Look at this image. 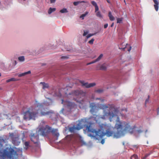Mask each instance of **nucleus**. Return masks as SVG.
Wrapping results in <instances>:
<instances>
[{
  "label": "nucleus",
  "instance_id": "obj_15",
  "mask_svg": "<svg viewBox=\"0 0 159 159\" xmlns=\"http://www.w3.org/2000/svg\"><path fill=\"white\" fill-rule=\"evenodd\" d=\"M31 73L30 71H29L27 72H24L21 74H18V76L19 77H21L25 76V75L30 74Z\"/></svg>",
  "mask_w": 159,
  "mask_h": 159
},
{
  "label": "nucleus",
  "instance_id": "obj_50",
  "mask_svg": "<svg viewBox=\"0 0 159 159\" xmlns=\"http://www.w3.org/2000/svg\"><path fill=\"white\" fill-rule=\"evenodd\" d=\"M107 0V2L108 3H110V1H109V0Z\"/></svg>",
  "mask_w": 159,
  "mask_h": 159
},
{
  "label": "nucleus",
  "instance_id": "obj_31",
  "mask_svg": "<svg viewBox=\"0 0 159 159\" xmlns=\"http://www.w3.org/2000/svg\"><path fill=\"white\" fill-rule=\"evenodd\" d=\"M94 40V39H92L90 40L89 41L88 43L90 44H93V42Z\"/></svg>",
  "mask_w": 159,
  "mask_h": 159
},
{
  "label": "nucleus",
  "instance_id": "obj_37",
  "mask_svg": "<svg viewBox=\"0 0 159 159\" xmlns=\"http://www.w3.org/2000/svg\"><path fill=\"white\" fill-rule=\"evenodd\" d=\"M157 115L159 116V107L157 108Z\"/></svg>",
  "mask_w": 159,
  "mask_h": 159
},
{
  "label": "nucleus",
  "instance_id": "obj_47",
  "mask_svg": "<svg viewBox=\"0 0 159 159\" xmlns=\"http://www.w3.org/2000/svg\"><path fill=\"white\" fill-rule=\"evenodd\" d=\"M90 64H91V62L87 63V65H90Z\"/></svg>",
  "mask_w": 159,
  "mask_h": 159
},
{
  "label": "nucleus",
  "instance_id": "obj_58",
  "mask_svg": "<svg viewBox=\"0 0 159 159\" xmlns=\"http://www.w3.org/2000/svg\"><path fill=\"white\" fill-rule=\"evenodd\" d=\"M24 1H25V0H23Z\"/></svg>",
  "mask_w": 159,
  "mask_h": 159
},
{
  "label": "nucleus",
  "instance_id": "obj_32",
  "mask_svg": "<svg viewBox=\"0 0 159 159\" xmlns=\"http://www.w3.org/2000/svg\"><path fill=\"white\" fill-rule=\"evenodd\" d=\"M95 7V12H96L99 10V8L98 6Z\"/></svg>",
  "mask_w": 159,
  "mask_h": 159
},
{
  "label": "nucleus",
  "instance_id": "obj_25",
  "mask_svg": "<svg viewBox=\"0 0 159 159\" xmlns=\"http://www.w3.org/2000/svg\"><path fill=\"white\" fill-rule=\"evenodd\" d=\"M103 56V55L102 54H101L99 55V56L95 60L96 61H100L102 58V57Z\"/></svg>",
  "mask_w": 159,
  "mask_h": 159
},
{
  "label": "nucleus",
  "instance_id": "obj_20",
  "mask_svg": "<svg viewBox=\"0 0 159 159\" xmlns=\"http://www.w3.org/2000/svg\"><path fill=\"white\" fill-rule=\"evenodd\" d=\"M123 18H117L116 19L117 23H122V21L123 20Z\"/></svg>",
  "mask_w": 159,
  "mask_h": 159
},
{
  "label": "nucleus",
  "instance_id": "obj_6",
  "mask_svg": "<svg viewBox=\"0 0 159 159\" xmlns=\"http://www.w3.org/2000/svg\"><path fill=\"white\" fill-rule=\"evenodd\" d=\"M39 134L40 135L38 131L35 133H31L30 135L31 141L33 142L36 147H39L40 146Z\"/></svg>",
  "mask_w": 159,
  "mask_h": 159
},
{
  "label": "nucleus",
  "instance_id": "obj_53",
  "mask_svg": "<svg viewBox=\"0 0 159 159\" xmlns=\"http://www.w3.org/2000/svg\"><path fill=\"white\" fill-rule=\"evenodd\" d=\"M147 157H145V156L144 157H143L142 159H145Z\"/></svg>",
  "mask_w": 159,
  "mask_h": 159
},
{
  "label": "nucleus",
  "instance_id": "obj_30",
  "mask_svg": "<svg viewBox=\"0 0 159 159\" xmlns=\"http://www.w3.org/2000/svg\"><path fill=\"white\" fill-rule=\"evenodd\" d=\"M96 34V33H94V34H89L87 36V39L89 38L90 37L93 36L94 35H95Z\"/></svg>",
  "mask_w": 159,
  "mask_h": 159
},
{
  "label": "nucleus",
  "instance_id": "obj_44",
  "mask_svg": "<svg viewBox=\"0 0 159 159\" xmlns=\"http://www.w3.org/2000/svg\"><path fill=\"white\" fill-rule=\"evenodd\" d=\"M131 47H130V48H129V49H128V51L129 52V51H130V50H131Z\"/></svg>",
  "mask_w": 159,
  "mask_h": 159
},
{
  "label": "nucleus",
  "instance_id": "obj_26",
  "mask_svg": "<svg viewBox=\"0 0 159 159\" xmlns=\"http://www.w3.org/2000/svg\"><path fill=\"white\" fill-rule=\"evenodd\" d=\"M138 156L135 154H134L131 157V159H138Z\"/></svg>",
  "mask_w": 159,
  "mask_h": 159
},
{
  "label": "nucleus",
  "instance_id": "obj_45",
  "mask_svg": "<svg viewBox=\"0 0 159 159\" xmlns=\"http://www.w3.org/2000/svg\"><path fill=\"white\" fill-rule=\"evenodd\" d=\"M69 137L70 138V139H71V135H68L66 137Z\"/></svg>",
  "mask_w": 159,
  "mask_h": 159
},
{
  "label": "nucleus",
  "instance_id": "obj_8",
  "mask_svg": "<svg viewBox=\"0 0 159 159\" xmlns=\"http://www.w3.org/2000/svg\"><path fill=\"white\" fill-rule=\"evenodd\" d=\"M62 103H64L66 107L70 111L73 108H76L77 105L74 103L69 101H64L63 99L62 100Z\"/></svg>",
  "mask_w": 159,
  "mask_h": 159
},
{
  "label": "nucleus",
  "instance_id": "obj_12",
  "mask_svg": "<svg viewBox=\"0 0 159 159\" xmlns=\"http://www.w3.org/2000/svg\"><path fill=\"white\" fill-rule=\"evenodd\" d=\"M154 5L155 9L156 11L158 10V2L157 0H153Z\"/></svg>",
  "mask_w": 159,
  "mask_h": 159
},
{
  "label": "nucleus",
  "instance_id": "obj_5",
  "mask_svg": "<svg viewBox=\"0 0 159 159\" xmlns=\"http://www.w3.org/2000/svg\"><path fill=\"white\" fill-rule=\"evenodd\" d=\"M65 94L70 99L76 100L75 98H81L86 95V93L81 90H74L71 92H66Z\"/></svg>",
  "mask_w": 159,
  "mask_h": 159
},
{
  "label": "nucleus",
  "instance_id": "obj_55",
  "mask_svg": "<svg viewBox=\"0 0 159 159\" xmlns=\"http://www.w3.org/2000/svg\"><path fill=\"white\" fill-rule=\"evenodd\" d=\"M1 76V73H0V76Z\"/></svg>",
  "mask_w": 159,
  "mask_h": 159
},
{
  "label": "nucleus",
  "instance_id": "obj_29",
  "mask_svg": "<svg viewBox=\"0 0 159 159\" xmlns=\"http://www.w3.org/2000/svg\"><path fill=\"white\" fill-rule=\"evenodd\" d=\"M91 3L92 4V5L93 6H94L95 7H96V6H97L98 5L95 1H92L91 2Z\"/></svg>",
  "mask_w": 159,
  "mask_h": 159
},
{
  "label": "nucleus",
  "instance_id": "obj_33",
  "mask_svg": "<svg viewBox=\"0 0 159 159\" xmlns=\"http://www.w3.org/2000/svg\"><path fill=\"white\" fill-rule=\"evenodd\" d=\"M88 34V32L87 31H84V34H83V36H86Z\"/></svg>",
  "mask_w": 159,
  "mask_h": 159
},
{
  "label": "nucleus",
  "instance_id": "obj_34",
  "mask_svg": "<svg viewBox=\"0 0 159 159\" xmlns=\"http://www.w3.org/2000/svg\"><path fill=\"white\" fill-rule=\"evenodd\" d=\"M68 57L67 56H62L61 57V59H68Z\"/></svg>",
  "mask_w": 159,
  "mask_h": 159
},
{
  "label": "nucleus",
  "instance_id": "obj_43",
  "mask_svg": "<svg viewBox=\"0 0 159 159\" xmlns=\"http://www.w3.org/2000/svg\"><path fill=\"white\" fill-rule=\"evenodd\" d=\"M137 131L139 133H142V131L141 130H137Z\"/></svg>",
  "mask_w": 159,
  "mask_h": 159
},
{
  "label": "nucleus",
  "instance_id": "obj_19",
  "mask_svg": "<svg viewBox=\"0 0 159 159\" xmlns=\"http://www.w3.org/2000/svg\"><path fill=\"white\" fill-rule=\"evenodd\" d=\"M43 84V89H45L46 88H48L49 87L48 85V84H45L44 83H41Z\"/></svg>",
  "mask_w": 159,
  "mask_h": 159
},
{
  "label": "nucleus",
  "instance_id": "obj_56",
  "mask_svg": "<svg viewBox=\"0 0 159 159\" xmlns=\"http://www.w3.org/2000/svg\"><path fill=\"white\" fill-rule=\"evenodd\" d=\"M102 102H103V101H104V100H102Z\"/></svg>",
  "mask_w": 159,
  "mask_h": 159
},
{
  "label": "nucleus",
  "instance_id": "obj_48",
  "mask_svg": "<svg viewBox=\"0 0 159 159\" xmlns=\"http://www.w3.org/2000/svg\"><path fill=\"white\" fill-rule=\"evenodd\" d=\"M82 104H81V105H79V107H80V108H81L82 107H83V106H82Z\"/></svg>",
  "mask_w": 159,
  "mask_h": 159
},
{
  "label": "nucleus",
  "instance_id": "obj_17",
  "mask_svg": "<svg viewBox=\"0 0 159 159\" xmlns=\"http://www.w3.org/2000/svg\"><path fill=\"white\" fill-rule=\"evenodd\" d=\"M19 79H16L14 78H12L9 79H8L6 80L7 83L11 81H15L19 80Z\"/></svg>",
  "mask_w": 159,
  "mask_h": 159
},
{
  "label": "nucleus",
  "instance_id": "obj_10",
  "mask_svg": "<svg viewBox=\"0 0 159 159\" xmlns=\"http://www.w3.org/2000/svg\"><path fill=\"white\" fill-rule=\"evenodd\" d=\"M108 65L106 63H104L100 66L99 67L97 66V70H105L107 69Z\"/></svg>",
  "mask_w": 159,
  "mask_h": 159
},
{
  "label": "nucleus",
  "instance_id": "obj_9",
  "mask_svg": "<svg viewBox=\"0 0 159 159\" xmlns=\"http://www.w3.org/2000/svg\"><path fill=\"white\" fill-rule=\"evenodd\" d=\"M81 83L82 86H85L87 88H89L95 85L96 84L94 83L88 84V83H84V81H81Z\"/></svg>",
  "mask_w": 159,
  "mask_h": 159
},
{
  "label": "nucleus",
  "instance_id": "obj_11",
  "mask_svg": "<svg viewBox=\"0 0 159 159\" xmlns=\"http://www.w3.org/2000/svg\"><path fill=\"white\" fill-rule=\"evenodd\" d=\"M96 107V105L94 103H90V107L91 108L90 112L92 114H93V113L95 112Z\"/></svg>",
  "mask_w": 159,
  "mask_h": 159
},
{
  "label": "nucleus",
  "instance_id": "obj_51",
  "mask_svg": "<svg viewBox=\"0 0 159 159\" xmlns=\"http://www.w3.org/2000/svg\"><path fill=\"white\" fill-rule=\"evenodd\" d=\"M125 48H119V49H122L123 50H124V49Z\"/></svg>",
  "mask_w": 159,
  "mask_h": 159
},
{
  "label": "nucleus",
  "instance_id": "obj_13",
  "mask_svg": "<svg viewBox=\"0 0 159 159\" xmlns=\"http://www.w3.org/2000/svg\"><path fill=\"white\" fill-rule=\"evenodd\" d=\"M30 142L29 141H25L24 143V148L25 150H27L30 147Z\"/></svg>",
  "mask_w": 159,
  "mask_h": 159
},
{
  "label": "nucleus",
  "instance_id": "obj_1",
  "mask_svg": "<svg viewBox=\"0 0 159 159\" xmlns=\"http://www.w3.org/2000/svg\"><path fill=\"white\" fill-rule=\"evenodd\" d=\"M101 107L103 110V115L99 117L93 115L89 118L82 119L76 126L69 128V131L74 133L87 125L88 132L92 133L93 136L98 139H102L105 135L109 137L113 135L114 138H118L127 132H133L135 126L132 127L129 123L120 120L118 116L123 115L117 108L110 104L102 105Z\"/></svg>",
  "mask_w": 159,
  "mask_h": 159
},
{
  "label": "nucleus",
  "instance_id": "obj_3",
  "mask_svg": "<svg viewBox=\"0 0 159 159\" xmlns=\"http://www.w3.org/2000/svg\"><path fill=\"white\" fill-rule=\"evenodd\" d=\"M57 129H52L49 125H46L45 127L40 128L38 129V132L43 136H46L49 133H52V135L58 138L59 136V133Z\"/></svg>",
  "mask_w": 159,
  "mask_h": 159
},
{
  "label": "nucleus",
  "instance_id": "obj_27",
  "mask_svg": "<svg viewBox=\"0 0 159 159\" xmlns=\"http://www.w3.org/2000/svg\"><path fill=\"white\" fill-rule=\"evenodd\" d=\"M96 16L97 17L99 18H102V16L101 14V13L99 11H98L96 13Z\"/></svg>",
  "mask_w": 159,
  "mask_h": 159
},
{
  "label": "nucleus",
  "instance_id": "obj_42",
  "mask_svg": "<svg viewBox=\"0 0 159 159\" xmlns=\"http://www.w3.org/2000/svg\"><path fill=\"white\" fill-rule=\"evenodd\" d=\"M150 155V153H148V154H146L145 155V157H147L149 155Z\"/></svg>",
  "mask_w": 159,
  "mask_h": 159
},
{
  "label": "nucleus",
  "instance_id": "obj_39",
  "mask_svg": "<svg viewBox=\"0 0 159 159\" xmlns=\"http://www.w3.org/2000/svg\"><path fill=\"white\" fill-rule=\"evenodd\" d=\"M108 26V24H105L104 25V28H106Z\"/></svg>",
  "mask_w": 159,
  "mask_h": 159
},
{
  "label": "nucleus",
  "instance_id": "obj_7",
  "mask_svg": "<svg viewBox=\"0 0 159 159\" xmlns=\"http://www.w3.org/2000/svg\"><path fill=\"white\" fill-rule=\"evenodd\" d=\"M40 114L41 116L48 115L52 120H57V115L54 111L52 110L46 112L41 111Z\"/></svg>",
  "mask_w": 159,
  "mask_h": 159
},
{
  "label": "nucleus",
  "instance_id": "obj_57",
  "mask_svg": "<svg viewBox=\"0 0 159 159\" xmlns=\"http://www.w3.org/2000/svg\"><path fill=\"white\" fill-rule=\"evenodd\" d=\"M48 99H50V98H48Z\"/></svg>",
  "mask_w": 159,
  "mask_h": 159
},
{
  "label": "nucleus",
  "instance_id": "obj_36",
  "mask_svg": "<svg viewBox=\"0 0 159 159\" xmlns=\"http://www.w3.org/2000/svg\"><path fill=\"white\" fill-rule=\"evenodd\" d=\"M8 115L9 114H4V116L6 117V118H8Z\"/></svg>",
  "mask_w": 159,
  "mask_h": 159
},
{
  "label": "nucleus",
  "instance_id": "obj_35",
  "mask_svg": "<svg viewBox=\"0 0 159 159\" xmlns=\"http://www.w3.org/2000/svg\"><path fill=\"white\" fill-rule=\"evenodd\" d=\"M149 98V96L148 95V99H147L146 100H145V104H146L148 102V99Z\"/></svg>",
  "mask_w": 159,
  "mask_h": 159
},
{
  "label": "nucleus",
  "instance_id": "obj_2",
  "mask_svg": "<svg viewBox=\"0 0 159 159\" xmlns=\"http://www.w3.org/2000/svg\"><path fill=\"white\" fill-rule=\"evenodd\" d=\"M43 107L42 105L37 102L34 106H31L24 113V119L26 120H35L38 116L39 110Z\"/></svg>",
  "mask_w": 159,
  "mask_h": 159
},
{
  "label": "nucleus",
  "instance_id": "obj_54",
  "mask_svg": "<svg viewBox=\"0 0 159 159\" xmlns=\"http://www.w3.org/2000/svg\"><path fill=\"white\" fill-rule=\"evenodd\" d=\"M65 90H68V89H67L66 88H65V89H64Z\"/></svg>",
  "mask_w": 159,
  "mask_h": 159
},
{
  "label": "nucleus",
  "instance_id": "obj_21",
  "mask_svg": "<svg viewBox=\"0 0 159 159\" xmlns=\"http://www.w3.org/2000/svg\"><path fill=\"white\" fill-rule=\"evenodd\" d=\"M88 13V12H86L84 14H83L81 16H80V18H81L82 20L84 19V17L87 15Z\"/></svg>",
  "mask_w": 159,
  "mask_h": 159
},
{
  "label": "nucleus",
  "instance_id": "obj_16",
  "mask_svg": "<svg viewBox=\"0 0 159 159\" xmlns=\"http://www.w3.org/2000/svg\"><path fill=\"white\" fill-rule=\"evenodd\" d=\"M108 16L109 18V19L111 21H113L115 20L114 17L112 16L111 14V11H109L108 12Z\"/></svg>",
  "mask_w": 159,
  "mask_h": 159
},
{
  "label": "nucleus",
  "instance_id": "obj_18",
  "mask_svg": "<svg viewBox=\"0 0 159 159\" xmlns=\"http://www.w3.org/2000/svg\"><path fill=\"white\" fill-rule=\"evenodd\" d=\"M56 10V9L55 8H52L50 7L48 11V13L49 14H51L52 12L55 11Z\"/></svg>",
  "mask_w": 159,
  "mask_h": 159
},
{
  "label": "nucleus",
  "instance_id": "obj_22",
  "mask_svg": "<svg viewBox=\"0 0 159 159\" xmlns=\"http://www.w3.org/2000/svg\"><path fill=\"white\" fill-rule=\"evenodd\" d=\"M84 1H77V2H73V4L74 5L76 6H77L79 3H81L82 2H84Z\"/></svg>",
  "mask_w": 159,
  "mask_h": 159
},
{
  "label": "nucleus",
  "instance_id": "obj_23",
  "mask_svg": "<svg viewBox=\"0 0 159 159\" xmlns=\"http://www.w3.org/2000/svg\"><path fill=\"white\" fill-rule=\"evenodd\" d=\"M103 92V90L102 89H99L95 91V92L99 93H101Z\"/></svg>",
  "mask_w": 159,
  "mask_h": 159
},
{
  "label": "nucleus",
  "instance_id": "obj_28",
  "mask_svg": "<svg viewBox=\"0 0 159 159\" xmlns=\"http://www.w3.org/2000/svg\"><path fill=\"white\" fill-rule=\"evenodd\" d=\"M19 60L20 61H23L25 60V58L24 56H21L18 57Z\"/></svg>",
  "mask_w": 159,
  "mask_h": 159
},
{
  "label": "nucleus",
  "instance_id": "obj_4",
  "mask_svg": "<svg viewBox=\"0 0 159 159\" xmlns=\"http://www.w3.org/2000/svg\"><path fill=\"white\" fill-rule=\"evenodd\" d=\"M16 152L10 146L6 147L3 150V152L0 150V159H4L6 157L12 159Z\"/></svg>",
  "mask_w": 159,
  "mask_h": 159
},
{
  "label": "nucleus",
  "instance_id": "obj_52",
  "mask_svg": "<svg viewBox=\"0 0 159 159\" xmlns=\"http://www.w3.org/2000/svg\"><path fill=\"white\" fill-rule=\"evenodd\" d=\"M77 102H79L80 104H81V102L80 101H77Z\"/></svg>",
  "mask_w": 159,
  "mask_h": 159
},
{
  "label": "nucleus",
  "instance_id": "obj_49",
  "mask_svg": "<svg viewBox=\"0 0 159 159\" xmlns=\"http://www.w3.org/2000/svg\"><path fill=\"white\" fill-rule=\"evenodd\" d=\"M113 25H114V23H113L111 24V27H112L113 26Z\"/></svg>",
  "mask_w": 159,
  "mask_h": 159
},
{
  "label": "nucleus",
  "instance_id": "obj_24",
  "mask_svg": "<svg viewBox=\"0 0 159 159\" xmlns=\"http://www.w3.org/2000/svg\"><path fill=\"white\" fill-rule=\"evenodd\" d=\"M60 12L61 13H66L68 12L67 9L66 8H64L60 11Z\"/></svg>",
  "mask_w": 159,
  "mask_h": 159
},
{
  "label": "nucleus",
  "instance_id": "obj_38",
  "mask_svg": "<svg viewBox=\"0 0 159 159\" xmlns=\"http://www.w3.org/2000/svg\"><path fill=\"white\" fill-rule=\"evenodd\" d=\"M105 142V140L104 139H102L101 141V143L102 144H103Z\"/></svg>",
  "mask_w": 159,
  "mask_h": 159
},
{
  "label": "nucleus",
  "instance_id": "obj_46",
  "mask_svg": "<svg viewBox=\"0 0 159 159\" xmlns=\"http://www.w3.org/2000/svg\"><path fill=\"white\" fill-rule=\"evenodd\" d=\"M90 64H91V62L87 63V65H90Z\"/></svg>",
  "mask_w": 159,
  "mask_h": 159
},
{
  "label": "nucleus",
  "instance_id": "obj_14",
  "mask_svg": "<svg viewBox=\"0 0 159 159\" xmlns=\"http://www.w3.org/2000/svg\"><path fill=\"white\" fill-rule=\"evenodd\" d=\"M18 140L19 139L18 138H16L15 139H13L12 140V143L15 145H18L20 143Z\"/></svg>",
  "mask_w": 159,
  "mask_h": 159
},
{
  "label": "nucleus",
  "instance_id": "obj_40",
  "mask_svg": "<svg viewBox=\"0 0 159 159\" xmlns=\"http://www.w3.org/2000/svg\"><path fill=\"white\" fill-rule=\"evenodd\" d=\"M56 0H50L51 3H54L55 2Z\"/></svg>",
  "mask_w": 159,
  "mask_h": 159
},
{
  "label": "nucleus",
  "instance_id": "obj_41",
  "mask_svg": "<svg viewBox=\"0 0 159 159\" xmlns=\"http://www.w3.org/2000/svg\"><path fill=\"white\" fill-rule=\"evenodd\" d=\"M96 62H97V61H96L95 60L93 61H92L91 62V64H93V63H95Z\"/></svg>",
  "mask_w": 159,
  "mask_h": 159
}]
</instances>
